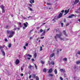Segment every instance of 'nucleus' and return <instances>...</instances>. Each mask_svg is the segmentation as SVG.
I'll return each instance as SVG.
<instances>
[{
	"label": "nucleus",
	"instance_id": "obj_1",
	"mask_svg": "<svg viewBox=\"0 0 80 80\" xmlns=\"http://www.w3.org/2000/svg\"><path fill=\"white\" fill-rule=\"evenodd\" d=\"M61 36H62V33H61L60 34H57L56 35V36L55 37V38L56 40H57V38H60V40H68V38H65V39H64V38H61Z\"/></svg>",
	"mask_w": 80,
	"mask_h": 80
},
{
	"label": "nucleus",
	"instance_id": "obj_2",
	"mask_svg": "<svg viewBox=\"0 0 80 80\" xmlns=\"http://www.w3.org/2000/svg\"><path fill=\"white\" fill-rule=\"evenodd\" d=\"M1 8L2 9V13H5V7L3 5H2L1 6H0Z\"/></svg>",
	"mask_w": 80,
	"mask_h": 80
},
{
	"label": "nucleus",
	"instance_id": "obj_3",
	"mask_svg": "<svg viewBox=\"0 0 80 80\" xmlns=\"http://www.w3.org/2000/svg\"><path fill=\"white\" fill-rule=\"evenodd\" d=\"M63 13H59L58 16V18H61L62 17V15H63Z\"/></svg>",
	"mask_w": 80,
	"mask_h": 80
},
{
	"label": "nucleus",
	"instance_id": "obj_4",
	"mask_svg": "<svg viewBox=\"0 0 80 80\" xmlns=\"http://www.w3.org/2000/svg\"><path fill=\"white\" fill-rule=\"evenodd\" d=\"M19 63H20V61H19L18 59H17L15 61V64H16V65H18Z\"/></svg>",
	"mask_w": 80,
	"mask_h": 80
},
{
	"label": "nucleus",
	"instance_id": "obj_5",
	"mask_svg": "<svg viewBox=\"0 0 80 80\" xmlns=\"http://www.w3.org/2000/svg\"><path fill=\"white\" fill-rule=\"evenodd\" d=\"M53 72V70L52 69V68H51L49 70V71L48 72V73H51L52 72Z\"/></svg>",
	"mask_w": 80,
	"mask_h": 80
},
{
	"label": "nucleus",
	"instance_id": "obj_6",
	"mask_svg": "<svg viewBox=\"0 0 80 80\" xmlns=\"http://www.w3.org/2000/svg\"><path fill=\"white\" fill-rule=\"evenodd\" d=\"M74 16H75L74 14H72L71 15L68 16V18H73V17H74Z\"/></svg>",
	"mask_w": 80,
	"mask_h": 80
},
{
	"label": "nucleus",
	"instance_id": "obj_7",
	"mask_svg": "<svg viewBox=\"0 0 80 80\" xmlns=\"http://www.w3.org/2000/svg\"><path fill=\"white\" fill-rule=\"evenodd\" d=\"M29 2L30 3L32 4V3H34L35 1H34V0H30Z\"/></svg>",
	"mask_w": 80,
	"mask_h": 80
},
{
	"label": "nucleus",
	"instance_id": "obj_8",
	"mask_svg": "<svg viewBox=\"0 0 80 80\" xmlns=\"http://www.w3.org/2000/svg\"><path fill=\"white\" fill-rule=\"evenodd\" d=\"M60 72H65V69H61L59 70Z\"/></svg>",
	"mask_w": 80,
	"mask_h": 80
},
{
	"label": "nucleus",
	"instance_id": "obj_9",
	"mask_svg": "<svg viewBox=\"0 0 80 80\" xmlns=\"http://www.w3.org/2000/svg\"><path fill=\"white\" fill-rule=\"evenodd\" d=\"M63 32L64 35H65V36H66V37H67V33H66V32L64 30L63 31Z\"/></svg>",
	"mask_w": 80,
	"mask_h": 80
},
{
	"label": "nucleus",
	"instance_id": "obj_10",
	"mask_svg": "<svg viewBox=\"0 0 80 80\" xmlns=\"http://www.w3.org/2000/svg\"><path fill=\"white\" fill-rule=\"evenodd\" d=\"M15 33V32L12 31H11L10 32V35H13Z\"/></svg>",
	"mask_w": 80,
	"mask_h": 80
},
{
	"label": "nucleus",
	"instance_id": "obj_11",
	"mask_svg": "<svg viewBox=\"0 0 80 80\" xmlns=\"http://www.w3.org/2000/svg\"><path fill=\"white\" fill-rule=\"evenodd\" d=\"M55 55V54L53 53L52 54H51L50 56V58H52V57H53V56H54Z\"/></svg>",
	"mask_w": 80,
	"mask_h": 80
},
{
	"label": "nucleus",
	"instance_id": "obj_12",
	"mask_svg": "<svg viewBox=\"0 0 80 80\" xmlns=\"http://www.w3.org/2000/svg\"><path fill=\"white\" fill-rule=\"evenodd\" d=\"M46 33V29H45L43 31V32L42 33V35H45V33Z\"/></svg>",
	"mask_w": 80,
	"mask_h": 80
},
{
	"label": "nucleus",
	"instance_id": "obj_13",
	"mask_svg": "<svg viewBox=\"0 0 80 80\" xmlns=\"http://www.w3.org/2000/svg\"><path fill=\"white\" fill-rule=\"evenodd\" d=\"M64 12H65V14H67V13H68L69 12V10L68 9V10H65Z\"/></svg>",
	"mask_w": 80,
	"mask_h": 80
},
{
	"label": "nucleus",
	"instance_id": "obj_14",
	"mask_svg": "<svg viewBox=\"0 0 80 80\" xmlns=\"http://www.w3.org/2000/svg\"><path fill=\"white\" fill-rule=\"evenodd\" d=\"M1 52H2V53L3 55V56H5V52H4L3 51V50H1Z\"/></svg>",
	"mask_w": 80,
	"mask_h": 80
},
{
	"label": "nucleus",
	"instance_id": "obj_15",
	"mask_svg": "<svg viewBox=\"0 0 80 80\" xmlns=\"http://www.w3.org/2000/svg\"><path fill=\"white\" fill-rule=\"evenodd\" d=\"M54 72L55 74H56V75H57V70L56 69H55Z\"/></svg>",
	"mask_w": 80,
	"mask_h": 80
},
{
	"label": "nucleus",
	"instance_id": "obj_16",
	"mask_svg": "<svg viewBox=\"0 0 80 80\" xmlns=\"http://www.w3.org/2000/svg\"><path fill=\"white\" fill-rule=\"evenodd\" d=\"M27 56L28 57H30V58H32V55H30L29 54H27Z\"/></svg>",
	"mask_w": 80,
	"mask_h": 80
},
{
	"label": "nucleus",
	"instance_id": "obj_17",
	"mask_svg": "<svg viewBox=\"0 0 80 80\" xmlns=\"http://www.w3.org/2000/svg\"><path fill=\"white\" fill-rule=\"evenodd\" d=\"M79 2V0H75V3H77Z\"/></svg>",
	"mask_w": 80,
	"mask_h": 80
},
{
	"label": "nucleus",
	"instance_id": "obj_18",
	"mask_svg": "<svg viewBox=\"0 0 80 80\" xmlns=\"http://www.w3.org/2000/svg\"><path fill=\"white\" fill-rule=\"evenodd\" d=\"M35 78L36 80H39V78H38V77L36 76Z\"/></svg>",
	"mask_w": 80,
	"mask_h": 80
},
{
	"label": "nucleus",
	"instance_id": "obj_19",
	"mask_svg": "<svg viewBox=\"0 0 80 80\" xmlns=\"http://www.w3.org/2000/svg\"><path fill=\"white\" fill-rule=\"evenodd\" d=\"M8 47L9 48H11V47H12V44L10 43V44H9Z\"/></svg>",
	"mask_w": 80,
	"mask_h": 80
},
{
	"label": "nucleus",
	"instance_id": "obj_20",
	"mask_svg": "<svg viewBox=\"0 0 80 80\" xmlns=\"http://www.w3.org/2000/svg\"><path fill=\"white\" fill-rule=\"evenodd\" d=\"M28 8L29 9L30 11H33V9L32 8H30V7H28Z\"/></svg>",
	"mask_w": 80,
	"mask_h": 80
},
{
	"label": "nucleus",
	"instance_id": "obj_21",
	"mask_svg": "<svg viewBox=\"0 0 80 80\" xmlns=\"http://www.w3.org/2000/svg\"><path fill=\"white\" fill-rule=\"evenodd\" d=\"M10 31H9V30H7V33L8 34V33H10Z\"/></svg>",
	"mask_w": 80,
	"mask_h": 80
},
{
	"label": "nucleus",
	"instance_id": "obj_22",
	"mask_svg": "<svg viewBox=\"0 0 80 80\" xmlns=\"http://www.w3.org/2000/svg\"><path fill=\"white\" fill-rule=\"evenodd\" d=\"M24 26L26 28L28 27L26 23H24Z\"/></svg>",
	"mask_w": 80,
	"mask_h": 80
},
{
	"label": "nucleus",
	"instance_id": "obj_23",
	"mask_svg": "<svg viewBox=\"0 0 80 80\" xmlns=\"http://www.w3.org/2000/svg\"><path fill=\"white\" fill-rule=\"evenodd\" d=\"M80 63V60L76 62V64H79Z\"/></svg>",
	"mask_w": 80,
	"mask_h": 80
},
{
	"label": "nucleus",
	"instance_id": "obj_24",
	"mask_svg": "<svg viewBox=\"0 0 80 80\" xmlns=\"http://www.w3.org/2000/svg\"><path fill=\"white\" fill-rule=\"evenodd\" d=\"M43 72H45V73H46V72H47V70H46V68H44L43 69Z\"/></svg>",
	"mask_w": 80,
	"mask_h": 80
},
{
	"label": "nucleus",
	"instance_id": "obj_25",
	"mask_svg": "<svg viewBox=\"0 0 80 80\" xmlns=\"http://www.w3.org/2000/svg\"><path fill=\"white\" fill-rule=\"evenodd\" d=\"M32 66L30 65L29 66H28V68L29 69H31L32 68Z\"/></svg>",
	"mask_w": 80,
	"mask_h": 80
},
{
	"label": "nucleus",
	"instance_id": "obj_26",
	"mask_svg": "<svg viewBox=\"0 0 80 80\" xmlns=\"http://www.w3.org/2000/svg\"><path fill=\"white\" fill-rule=\"evenodd\" d=\"M63 60L64 61H67V58H65L63 59Z\"/></svg>",
	"mask_w": 80,
	"mask_h": 80
},
{
	"label": "nucleus",
	"instance_id": "obj_27",
	"mask_svg": "<svg viewBox=\"0 0 80 80\" xmlns=\"http://www.w3.org/2000/svg\"><path fill=\"white\" fill-rule=\"evenodd\" d=\"M37 53H35L34 54V58H35L36 57H37Z\"/></svg>",
	"mask_w": 80,
	"mask_h": 80
},
{
	"label": "nucleus",
	"instance_id": "obj_28",
	"mask_svg": "<svg viewBox=\"0 0 80 80\" xmlns=\"http://www.w3.org/2000/svg\"><path fill=\"white\" fill-rule=\"evenodd\" d=\"M5 28L6 29H8V25H7L6 26Z\"/></svg>",
	"mask_w": 80,
	"mask_h": 80
},
{
	"label": "nucleus",
	"instance_id": "obj_29",
	"mask_svg": "<svg viewBox=\"0 0 80 80\" xmlns=\"http://www.w3.org/2000/svg\"><path fill=\"white\" fill-rule=\"evenodd\" d=\"M51 64L52 65H54L55 63H54V62L52 61L51 62Z\"/></svg>",
	"mask_w": 80,
	"mask_h": 80
},
{
	"label": "nucleus",
	"instance_id": "obj_30",
	"mask_svg": "<svg viewBox=\"0 0 80 80\" xmlns=\"http://www.w3.org/2000/svg\"><path fill=\"white\" fill-rule=\"evenodd\" d=\"M53 4H51V3H48V2L47 3V5H52Z\"/></svg>",
	"mask_w": 80,
	"mask_h": 80
},
{
	"label": "nucleus",
	"instance_id": "obj_31",
	"mask_svg": "<svg viewBox=\"0 0 80 80\" xmlns=\"http://www.w3.org/2000/svg\"><path fill=\"white\" fill-rule=\"evenodd\" d=\"M48 76H50V77H53V75L52 74H49Z\"/></svg>",
	"mask_w": 80,
	"mask_h": 80
},
{
	"label": "nucleus",
	"instance_id": "obj_32",
	"mask_svg": "<svg viewBox=\"0 0 80 80\" xmlns=\"http://www.w3.org/2000/svg\"><path fill=\"white\" fill-rule=\"evenodd\" d=\"M32 76H33V77L34 78H35V77H35V76H36V75L35 74H32Z\"/></svg>",
	"mask_w": 80,
	"mask_h": 80
},
{
	"label": "nucleus",
	"instance_id": "obj_33",
	"mask_svg": "<svg viewBox=\"0 0 80 80\" xmlns=\"http://www.w3.org/2000/svg\"><path fill=\"white\" fill-rule=\"evenodd\" d=\"M33 29H32V30H31L29 32V33H32V32H33Z\"/></svg>",
	"mask_w": 80,
	"mask_h": 80
},
{
	"label": "nucleus",
	"instance_id": "obj_34",
	"mask_svg": "<svg viewBox=\"0 0 80 80\" xmlns=\"http://www.w3.org/2000/svg\"><path fill=\"white\" fill-rule=\"evenodd\" d=\"M12 37H13V35H9V38H12Z\"/></svg>",
	"mask_w": 80,
	"mask_h": 80
},
{
	"label": "nucleus",
	"instance_id": "obj_35",
	"mask_svg": "<svg viewBox=\"0 0 80 80\" xmlns=\"http://www.w3.org/2000/svg\"><path fill=\"white\" fill-rule=\"evenodd\" d=\"M28 43H27L25 45V46L26 47H28Z\"/></svg>",
	"mask_w": 80,
	"mask_h": 80
},
{
	"label": "nucleus",
	"instance_id": "obj_36",
	"mask_svg": "<svg viewBox=\"0 0 80 80\" xmlns=\"http://www.w3.org/2000/svg\"><path fill=\"white\" fill-rule=\"evenodd\" d=\"M56 20V18H54V19H53L52 20V21H54V22H55Z\"/></svg>",
	"mask_w": 80,
	"mask_h": 80
},
{
	"label": "nucleus",
	"instance_id": "obj_37",
	"mask_svg": "<svg viewBox=\"0 0 80 80\" xmlns=\"http://www.w3.org/2000/svg\"><path fill=\"white\" fill-rule=\"evenodd\" d=\"M29 7H32V5L31 4H29Z\"/></svg>",
	"mask_w": 80,
	"mask_h": 80
},
{
	"label": "nucleus",
	"instance_id": "obj_38",
	"mask_svg": "<svg viewBox=\"0 0 80 80\" xmlns=\"http://www.w3.org/2000/svg\"><path fill=\"white\" fill-rule=\"evenodd\" d=\"M61 27H63V23H61Z\"/></svg>",
	"mask_w": 80,
	"mask_h": 80
},
{
	"label": "nucleus",
	"instance_id": "obj_39",
	"mask_svg": "<svg viewBox=\"0 0 80 80\" xmlns=\"http://www.w3.org/2000/svg\"><path fill=\"white\" fill-rule=\"evenodd\" d=\"M70 25V24L69 23H67L66 25V27H67V26H68Z\"/></svg>",
	"mask_w": 80,
	"mask_h": 80
},
{
	"label": "nucleus",
	"instance_id": "obj_40",
	"mask_svg": "<svg viewBox=\"0 0 80 80\" xmlns=\"http://www.w3.org/2000/svg\"><path fill=\"white\" fill-rule=\"evenodd\" d=\"M42 50H43V49H42V46L40 47V51H42Z\"/></svg>",
	"mask_w": 80,
	"mask_h": 80
},
{
	"label": "nucleus",
	"instance_id": "obj_41",
	"mask_svg": "<svg viewBox=\"0 0 80 80\" xmlns=\"http://www.w3.org/2000/svg\"><path fill=\"white\" fill-rule=\"evenodd\" d=\"M60 79L61 80H63V78H62V77H60Z\"/></svg>",
	"mask_w": 80,
	"mask_h": 80
},
{
	"label": "nucleus",
	"instance_id": "obj_42",
	"mask_svg": "<svg viewBox=\"0 0 80 80\" xmlns=\"http://www.w3.org/2000/svg\"><path fill=\"white\" fill-rule=\"evenodd\" d=\"M41 62L42 64H44V63H45V62H44V61H42Z\"/></svg>",
	"mask_w": 80,
	"mask_h": 80
},
{
	"label": "nucleus",
	"instance_id": "obj_43",
	"mask_svg": "<svg viewBox=\"0 0 80 80\" xmlns=\"http://www.w3.org/2000/svg\"><path fill=\"white\" fill-rule=\"evenodd\" d=\"M43 30L42 29H40V32H43Z\"/></svg>",
	"mask_w": 80,
	"mask_h": 80
},
{
	"label": "nucleus",
	"instance_id": "obj_44",
	"mask_svg": "<svg viewBox=\"0 0 80 80\" xmlns=\"http://www.w3.org/2000/svg\"><path fill=\"white\" fill-rule=\"evenodd\" d=\"M64 10H62L61 11V12L62 13H64Z\"/></svg>",
	"mask_w": 80,
	"mask_h": 80
},
{
	"label": "nucleus",
	"instance_id": "obj_45",
	"mask_svg": "<svg viewBox=\"0 0 80 80\" xmlns=\"http://www.w3.org/2000/svg\"><path fill=\"white\" fill-rule=\"evenodd\" d=\"M5 42H7V38H5L4 39Z\"/></svg>",
	"mask_w": 80,
	"mask_h": 80
},
{
	"label": "nucleus",
	"instance_id": "obj_46",
	"mask_svg": "<svg viewBox=\"0 0 80 80\" xmlns=\"http://www.w3.org/2000/svg\"><path fill=\"white\" fill-rule=\"evenodd\" d=\"M59 29H56V32H59Z\"/></svg>",
	"mask_w": 80,
	"mask_h": 80
},
{
	"label": "nucleus",
	"instance_id": "obj_47",
	"mask_svg": "<svg viewBox=\"0 0 80 80\" xmlns=\"http://www.w3.org/2000/svg\"><path fill=\"white\" fill-rule=\"evenodd\" d=\"M39 28H40V27H37L36 28L37 30H38Z\"/></svg>",
	"mask_w": 80,
	"mask_h": 80
},
{
	"label": "nucleus",
	"instance_id": "obj_48",
	"mask_svg": "<svg viewBox=\"0 0 80 80\" xmlns=\"http://www.w3.org/2000/svg\"><path fill=\"white\" fill-rule=\"evenodd\" d=\"M67 22V20H66V19H64V22Z\"/></svg>",
	"mask_w": 80,
	"mask_h": 80
},
{
	"label": "nucleus",
	"instance_id": "obj_49",
	"mask_svg": "<svg viewBox=\"0 0 80 80\" xmlns=\"http://www.w3.org/2000/svg\"><path fill=\"white\" fill-rule=\"evenodd\" d=\"M35 67H36V69H37V65L35 64Z\"/></svg>",
	"mask_w": 80,
	"mask_h": 80
},
{
	"label": "nucleus",
	"instance_id": "obj_50",
	"mask_svg": "<svg viewBox=\"0 0 80 80\" xmlns=\"http://www.w3.org/2000/svg\"><path fill=\"white\" fill-rule=\"evenodd\" d=\"M39 39H40V38H39V37H38V38H37V41L38 40H39Z\"/></svg>",
	"mask_w": 80,
	"mask_h": 80
},
{
	"label": "nucleus",
	"instance_id": "obj_51",
	"mask_svg": "<svg viewBox=\"0 0 80 80\" xmlns=\"http://www.w3.org/2000/svg\"><path fill=\"white\" fill-rule=\"evenodd\" d=\"M79 55H80V52L78 51V52L77 53Z\"/></svg>",
	"mask_w": 80,
	"mask_h": 80
},
{
	"label": "nucleus",
	"instance_id": "obj_52",
	"mask_svg": "<svg viewBox=\"0 0 80 80\" xmlns=\"http://www.w3.org/2000/svg\"><path fill=\"white\" fill-rule=\"evenodd\" d=\"M32 62H34V61H35V60H34V59H32Z\"/></svg>",
	"mask_w": 80,
	"mask_h": 80
},
{
	"label": "nucleus",
	"instance_id": "obj_53",
	"mask_svg": "<svg viewBox=\"0 0 80 80\" xmlns=\"http://www.w3.org/2000/svg\"><path fill=\"white\" fill-rule=\"evenodd\" d=\"M32 77V76L31 75H30L29 77V79H30V78H31V77Z\"/></svg>",
	"mask_w": 80,
	"mask_h": 80
},
{
	"label": "nucleus",
	"instance_id": "obj_54",
	"mask_svg": "<svg viewBox=\"0 0 80 80\" xmlns=\"http://www.w3.org/2000/svg\"><path fill=\"white\" fill-rule=\"evenodd\" d=\"M21 76H22V77H23V73H21Z\"/></svg>",
	"mask_w": 80,
	"mask_h": 80
},
{
	"label": "nucleus",
	"instance_id": "obj_55",
	"mask_svg": "<svg viewBox=\"0 0 80 80\" xmlns=\"http://www.w3.org/2000/svg\"><path fill=\"white\" fill-rule=\"evenodd\" d=\"M1 48H3L2 47V46H0V50L1 49Z\"/></svg>",
	"mask_w": 80,
	"mask_h": 80
},
{
	"label": "nucleus",
	"instance_id": "obj_56",
	"mask_svg": "<svg viewBox=\"0 0 80 80\" xmlns=\"http://www.w3.org/2000/svg\"><path fill=\"white\" fill-rule=\"evenodd\" d=\"M41 39H43V38H44V37H41Z\"/></svg>",
	"mask_w": 80,
	"mask_h": 80
},
{
	"label": "nucleus",
	"instance_id": "obj_57",
	"mask_svg": "<svg viewBox=\"0 0 80 80\" xmlns=\"http://www.w3.org/2000/svg\"><path fill=\"white\" fill-rule=\"evenodd\" d=\"M23 68L22 67H21V70L22 71H23Z\"/></svg>",
	"mask_w": 80,
	"mask_h": 80
},
{
	"label": "nucleus",
	"instance_id": "obj_58",
	"mask_svg": "<svg viewBox=\"0 0 80 80\" xmlns=\"http://www.w3.org/2000/svg\"><path fill=\"white\" fill-rule=\"evenodd\" d=\"M24 48L25 50V49H26V47L25 46H24Z\"/></svg>",
	"mask_w": 80,
	"mask_h": 80
},
{
	"label": "nucleus",
	"instance_id": "obj_59",
	"mask_svg": "<svg viewBox=\"0 0 80 80\" xmlns=\"http://www.w3.org/2000/svg\"><path fill=\"white\" fill-rule=\"evenodd\" d=\"M31 39H32V37H30L29 38V40H31Z\"/></svg>",
	"mask_w": 80,
	"mask_h": 80
},
{
	"label": "nucleus",
	"instance_id": "obj_60",
	"mask_svg": "<svg viewBox=\"0 0 80 80\" xmlns=\"http://www.w3.org/2000/svg\"><path fill=\"white\" fill-rule=\"evenodd\" d=\"M23 29H25V28H26V27H23Z\"/></svg>",
	"mask_w": 80,
	"mask_h": 80
},
{
	"label": "nucleus",
	"instance_id": "obj_61",
	"mask_svg": "<svg viewBox=\"0 0 80 80\" xmlns=\"http://www.w3.org/2000/svg\"><path fill=\"white\" fill-rule=\"evenodd\" d=\"M13 30H17V28H14Z\"/></svg>",
	"mask_w": 80,
	"mask_h": 80
},
{
	"label": "nucleus",
	"instance_id": "obj_62",
	"mask_svg": "<svg viewBox=\"0 0 80 80\" xmlns=\"http://www.w3.org/2000/svg\"><path fill=\"white\" fill-rule=\"evenodd\" d=\"M27 59H28V60H30V58H28Z\"/></svg>",
	"mask_w": 80,
	"mask_h": 80
},
{
	"label": "nucleus",
	"instance_id": "obj_63",
	"mask_svg": "<svg viewBox=\"0 0 80 80\" xmlns=\"http://www.w3.org/2000/svg\"><path fill=\"white\" fill-rule=\"evenodd\" d=\"M26 25H28V22H26Z\"/></svg>",
	"mask_w": 80,
	"mask_h": 80
},
{
	"label": "nucleus",
	"instance_id": "obj_64",
	"mask_svg": "<svg viewBox=\"0 0 80 80\" xmlns=\"http://www.w3.org/2000/svg\"><path fill=\"white\" fill-rule=\"evenodd\" d=\"M17 28L18 30H20V28Z\"/></svg>",
	"mask_w": 80,
	"mask_h": 80
}]
</instances>
